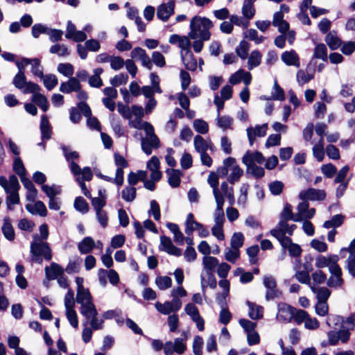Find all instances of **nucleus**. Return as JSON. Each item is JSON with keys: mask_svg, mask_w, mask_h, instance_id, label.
<instances>
[{"mask_svg": "<svg viewBox=\"0 0 355 355\" xmlns=\"http://www.w3.org/2000/svg\"><path fill=\"white\" fill-rule=\"evenodd\" d=\"M0 186L4 189L7 194L6 203L8 210H13V205L19 203V190L20 184L17 178L11 175L7 179L5 176H0Z\"/></svg>", "mask_w": 355, "mask_h": 355, "instance_id": "obj_1", "label": "nucleus"}, {"mask_svg": "<svg viewBox=\"0 0 355 355\" xmlns=\"http://www.w3.org/2000/svg\"><path fill=\"white\" fill-rule=\"evenodd\" d=\"M213 26L212 21L205 17L195 16L190 21V31L189 37L196 40L198 37L202 40H209L211 37L210 29Z\"/></svg>", "mask_w": 355, "mask_h": 355, "instance_id": "obj_2", "label": "nucleus"}, {"mask_svg": "<svg viewBox=\"0 0 355 355\" xmlns=\"http://www.w3.org/2000/svg\"><path fill=\"white\" fill-rule=\"evenodd\" d=\"M31 253L32 255V261L41 263L42 257L49 261L52 258L51 250L49 244L39 238L37 234L33 235V241L30 246Z\"/></svg>", "mask_w": 355, "mask_h": 355, "instance_id": "obj_3", "label": "nucleus"}, {"mask_svg": "<svg viewBox=\"0 0 355 355\" xmlns=\"http://www.w3.org/2000/svg\"><path fill=\"white\" fill-rule=\"evenodd\" d=\"M80 313L85 318V321L83 322L84 326L87 325L92 328L94 331L103 329L104 320L98 316L96 306L85 311H80Z\"/></svg>", "mask_w": 355, "mask_h": 355, "instance_id": "obj_4", "label": "nucleus"}, {"mask_svg": "<svg viewBox=\"0 0 355 355\" xmlns=\"http://www.w3.org/2000/svg\"><path fill=\"white\" fill-rule=\"evenodd\" d=\"M12 83L15 87L24 94H30L38 92L40 89V86L31 81H26L24 72H18L14 77Z\"/></svg>", "mask_w": 355, "mask_h": 355, "instance_id": "obj_5", "label": "nucleus"}, {"mask_svg": "<svg viewBox=\"0 0 355 355\" xmlns=\"http://www.w3.org/2000/svg\"><path fill=\"white\" fill-rule=\"evenodd\" d=\"M148 128L146 137L141 139V149L148 155L152 153L153 148H157L159 146V140L155 134L153 125H146Z\"/></svg>", "mask_w": 355, "mask_h": 355, "instance_id": "obj_6", "label": "nucleus"}, {"mask_svg": "<svg viewBox=\"0 0 355 355\" xmlns=\"http://www.w3.org/2000/svg\"><path fill=\"white\" fill-rule=\"evenodd\" d=\"M287 220L279 219L277 226L270 230V234L277 239L279 242L284 239H288L286 234L293 235L297 226L294 224L288 225Z\"/></svg>", "mask_w": 355, "mask_h": 355, "instance_id": "obj_7", "label": "nucleus"}, {"mask_svg": "<svg viewBox=\"0 0 355 355\" xmlns=\"http://www.w3.org/2000/svg\"><path fill=\"white\" fill-rule=\"evenodd\" d=\"M328 343L331 346H336L339 343L346 344L350 339L351 332L349 329L345 328L339 330H331L327 334Z\"/></svg>", "mask_w": 355, "mask_h": 355, "instance_id": "obj_8", "label": "nucleus"}, {"mask_svg": "<svg viewBox=\"0 0 355 355\" xmlns=\"http://www.w3.org/2000/svg\"><path fill=\"white\" fill-rule=\"evenodd\" d=\"M223 164L230 168L227 180L231 184L238 182L243 174V171L236 164V159L229 157L223 160Z\"/></svg>", "mask_w": 355, "mask_h": 355, "instance_id": "obj_9", "label": "nucleus"}, {"mask_svg": "<svg viewBox=\"0 0 355 355\" xmlns=\"http://www.w3.org/2000/svg\"><path fill=\"white\" fill-rule=\"evenodd\" d=\"M263 283L266 288V300H270L277 297H279L282 295L281 292L277 288V282L271 275H266L263 278Z\"/></svg>", "mask_w": 355, "mask_h": 355, "instance_id": "obj_10", "label": "nucleus"}, {"mask_svg": "<svg viewBox=\"0 0 355 355\" xmlns=\"http://www.w3.org/2000/svg\"><path fill=\"white\" fill-rule=\"evenodd\" d=\"M187 349L184 339L177 338L174 342H166L164 347V352L165 355H172L173 353L178 354H183Z\"/></svg>", "mask_w": 355, "mask_h": 355, "instance_id": "obj_11", "label": "nucleus"}, {"mask_svg": "<svg viewBox=\"0 0 355 355\" xmlns=\"http://www.w3.org/2000/svg\"><path fill=\"white\" fill-rule=\"evenodd\" d=\"M76 302L80 304V311H85L92 307L96 306L93 302V297L88 288L77 291Z\"/></svg>", "mask_w": 355, "mask_h": 355, "instance_id": "obj_12", "label": "nucleus"}, {"mask_svg": "<svg viewBox=\"0 0 355 355\" xmlns=\"http://www.w3.org/2000/svg\"><path fill=\"white\" fill-rule=\"evenodd\" d=\"M331 274L329 279L327 280V285L331 288H341L344 284V279L342 277V269L338 264L329 268Z\"/></svg>", "mask_w": 355, "mask_h": 355, "instance_id": "obj_13", "label": "nucleus"}, {"mask_svg": "<svg viewBox=\"0 0 355 355\" xmlns=\"http://www.w3.org/2000/svg\"><path fill=\"white\" fill-rule=\"evenodd\" d=\"M326 198V193L324 190L309 188L302 190L299 193V198L303 201H321Z\"/></svg>", "mask_w": 355, "mask_h": 355, "instance_id": "obj_14", "label": "nucleus"}, {"mask_svg": "<svg viewBox=\"0 0 355 355\" xmlns=\"http://www.w3.org/2000/svg\"><path fill=\"white\" fill-rule=\"evenodd\" d=\"M297 211L295 222L312 218L315 214V209L314 208L309 209V204L306 201H303L297 205Z\"/></svg>", "mask_w": 355, "mask_h": 355, "instance_id": "obj_15", "label": "nucleus"}, {"mask_svg": "<svg viewBox=\"0 0 355 355\" xmlns=\"http://www.w3.org/2000/svg\"><path fill=\"white\" fill-rule=\"evenodd\" d=\"M130 56L132 59H136L140 61L141 65L147 69L151 70L153 69V64L150 58L142 48H134L130 53Z\"/></svg>", "mask_w": 355, "mask_h": 355, "instance_id": "obj_16", "label": "nucleus"}, {"mask_svg": "<svg viewBox=\"0 0 355 355\" xmlns=\"http://www.w3.org/2000/svg\"><path fill=\"white\" fill-rule=\"evenodd\" d=\"M65 37L73 40L76 42H80L86 40L87 35L83 31H77L74 24L68 21L67 24Z\"/></svg>", "mask_w": 355, "mask_h": 355, "instance_id": "obj_17", "label": "nucleus"}, {"mask_svg": "<svg viewBox=\"0 0 355 355\" xmlns=\"http://www.w3.org/2000/svg\"><path fill=\"white\" fill-rule=\"evenodd\" d=\"M193 146L196 151L199 154L207 152L208 150L214 151L215 148L214 145L210 139H204L199 135L195 136L193 139Z\"/></svg>", "mask_w": 355, "mask_h": 355, "instance_id": "obj_18", "label": "nucleus"}, {"mask_svg": "<svg viewBox=\"0 0 355 355\" xmlns=\"http://www.w3.org/2000/svg\"><path fill=\"white\" fill-rule=\"evenodd\" d=\"M339 257L337 254H330L327 257L318 255L315 257V266L317 268L321 269L325 267L331 268L338 264Z\"/></svg>", "mask_w": 355, "mask_h": 355, "instance_id": "obj_19", "label": "nucleus"}, {"mask_svg": "<svg viewBox=\"0 0 355 355\" xmlns=\"http://www.w3.org/2000/svg\"><path fill=\"white\" fill-rule=\"evenodd\" d=\"M155 306L157 311L163 315H169L173 312L175 313L181 309L180 302L177 300L167 301L164 303L157 302Z\"/></svg>", "mask_w": 355, "mask_h": 355, "instance_id": "obj_20", "label": "nucleus"}, {"mask_svg": "<svg viewBox=\"0 0 355 355\" xmlns=\"http://www.w3.org/2000/svg\"><path fill=\"white\" fill-rule=\"evenodd\" d=\"M175 3L169 1L168 3H163L157 7V17L163 21H166L174 13Z\"/></svg>", "mask_w": 355, "mask_h": 355, "instance_id": "obj_21", "label": "nucleus"}, {"mask_svg": "<svg viewBox=\"0 0 355 355\" xmlns=\"http://www.w3.org/2000/svg\"><path fill=\"white\" fill-rule=\"evenodd\" d=\"M70 170L74 176L81 175L80 181H89L93 177L91 168L88 166L81 168L76 162H71Z\"/></svg>", "mask_w": 355, "mask_h": 355, "instance_id": "obj_22", "label": "nucleus"}, {"mask_svg": "<svg viewBox=\"0 0 355 355\" xmlns=\"http://www.w3.org/2000/svg\"><path fill=\"white\" fill-rule=\"evenodd\" d=\"M268 124L263 123L261 125H256L254 128L249 127L247 128L248 138L250 145L252 146L257 137H262L266 135Z\"/></svg>", "mask_w": 355, "mask_h": 355, "instance_id": "obj_23", "label": "nucleus"}, {"mask_svg": "<svg viewBox=\"0 0 355 355\" xmlns=\"http://www.w3.org/2000/svg\"><path fill=\"white\" fill-rule=\"evenodd\" d=\"M160 249L175 257H180L182 254V250L173 244L169 237L165 236L160 237Z\"/></svg>", "mask_w": 355, "mask_h": 355, "instance_id": "obj_24", "label": "nucleus"}, {"mask_svg": "<svg viewBox=\"0 0 355 355\" xmlns=\"http://www.w3.org/2000/svg\"><path fill=\"white\" fill-rule=\"evenodd\" d=\"M265 161L263 155L259 152L247 151L242 158V162L245 166L262 164Z\"/></svg>", "mask_w": 355, "mask_h": 355, "instance_id": "obj_25", "label": "nucleus"}, {"mask_svg": "<svg viewBox=\"0 0 355 355\" xmlns=\"http://www.w3.org/2000/svg\"><path fill=\"white\" fill-rule=\"evenodd\" d=\"M252 80V75L250 72L245 71L243 69H239L233 73L230 79L229 82L232 85H236L241 81H243L246 86H248Z\"/></svg>", "mask_w": 355, "mask_h": 355, "instance_id": "obj_26", "label": "nucleus"}, {"mask_svg": "<svg viewBox=\"0 0 355 355\" xmlns=\"http://www.w3.org/2000/svg\"><path fill=\"white\" fill-rule=\"evenodd\" d=\"M294 311L293 307L286 304H279L276 318L280 322L290 321L294 315Z\"/></svg>", "mask_w": 355, "mask_h": 355, "instance_id": "obj_27", "label": "nucleus"}, {"mask_svg": "<svg viewBox=\"0 0 355 355\" xmlns=\"http://www.w3.org/2000/svg\"><path fill=\"white\" fill-rule=\"evenodd\" d=\"M81 84L76 78L71 77L69 79L60 84V91L64 94H69L73 92H76L81 89Z\"/></svg>", "mask_w": 355, "mask_h": 355, "instance_id": "obj_28", "label": "nucleus"}, {"mask_svg": "<svg viewBox=\"0 0 355 355\" xmlns=\"http://www.w3.org/2000/svg\"><path fill=\"white\" fill-rule=\"evenodd\" d=\"M190 38L188 36H180L177 34L171 35L168 42L172 44H177L181 49V52L189 51L191 46Z\"/></svg>", "mask_w": 355, "mask_h": 355, "instance_id": "obj_29", "label": "nucleus"}, {"mask_svg": "<svg viewBox=\"0 0 355 355\" xmlns=\"http://www.w3.org/2000/svg\"><path fill=\"white\" fill-rule=\"evenodd\" d=\"M281 59L287 66H294L297 68L300 66V57L294 50L284 51L281 55Z\"/></svg>", "mask_w": 355, "mask_h": 355, "instance_id": "obj_30", "label": "nucleus"}, {"mask_svg": "<svg viewBox=\"0 0 355 355\" xmlns=\"http://www.w3.org/2000/svg\"><path fill=\"white\" fill-rule=\"evenodd\" d=\"M279 243L284 248V251L285 252V250L287 249L291 257H299L301 255V247L298 244L293 243L291 238L284 239L282 241H280Z\"/></svg>", "mask_w": 355, "mask_h": 355, "instance_id": "obj_31", "label": "nucleus"}, {"mask_svg": "<svg viewBox=\"0 0 355 355\" xmlns=\"http://www.w3.org/2000/svg\"><path fill=\"white\" fill-rule=\"evenodd\" d=\"M44 271L48 279H55L64 273V269L54 262H52L49 266L45 267Z\"/></svg>", "mask_w": 355, "mask_h": 355, "instance_id": "obj_32", "label": "nucleus"}, {"mask_svg": "<svg viewBox=\"0 0 355 355\" xmlns=\"http://www.w3.org/2000/svg\"><path fill=\"white\" fill-rule=\"evenodd\" d=\"M180 55L187 69L195 71L197 69V61L190 49L185 52H181Z\"/></svg>", "mask_w": 355, "mask_h": 355, "instance_id": "obj_33", "label": "nucleus"}, {"mask_svg": "<svg viewBox=\"0 0 355 355\" xmlns=\"http://www.w3.org/2000/svg\"><path fill=\"white\" fill-rule=\"evenodd\" d=\"M218 263V260L214 257L205 256L202 258L203 270L205 271L207 275L214 274Z\"/></svg>", "mask_w": 355, "mask_h": 355, "instance_id": "obj_34", "label": "nucleus"}, {"mask_svg": "<svg viewBox=\"0 0 355 355\" xmlns=\"http://www.w3.org/2000/svg\"><path fill=\"white\" fill-rule=\"evenodd\" d=\"M216 203V209L214 214V225H223L225 221L224 211H223V198L215 199Z\"/></svg>", "mask_w": 355, "mask_h": 355, "instance_id": "obj_35", "label": "nucleus"}, {"mask_svg": "<svg viewBox=\"0 0 355 355\" xmlns=\"http://www.w3.org/2000/svg\"><path fill=\"white\" fill-rule=\"evenodd\" d=\"M207 182L213 189L214 196L215 199L223 198V195L218 188V178L214 172L210 173L208 176Z\"/></svg>", "mask_w": 355, "mask_h": 355, "instance_id": "obj_36", "label": "nucleus"}, {"mask_svg": "<svg viewBox=\"0 0 355 355\" xmlns=\"http://www.w3.org/2000/svg\"><path fill=\"white\" fill-rule=\"evenodd\" d=\"M26 208L32 214H38L41 216H46L47 214L46 206L42 201H37L33 205H26Z\"/></svg>", "mask_w": 355, "mask_h": 355, "instance_id": "obj_37", "label": "nucleus"}, {"mask_svg": "<svg viewBox=\"0 0 355 355\" xmlns=\"http://www.w3.org/2000/svg\"><path fill=\"white\" fill-rule=\"evenodd\" d=\"M168 175V182L173 188L179 187L181 182L182 173L179 170L168 169L166 171Z\"/></svg>", "mask_w": 355, "mask_h": 355, "instance_id": "obj_38", "label": "nucleus"}, {"mask_svg": "<svg viewBox=\"0 0 355 355\" xmlns=\"http://www.w3.org/2000/svg\"><path fill=\"white\" fill-rule=\"evenodd\" d=\"M95 247L94 240L90 237H85L78 245V249L81 254H88Z\"/></svg>", "mask_w": 355, "mask_h": 355, "instance_id": "obj_39", "label": "nucleus"}, {"mask_svg": "<svg viewBox=\"0 0 355 355\" xmlns=\"http://www.w3.org/2000/svg\"><path fill=\"white\" fill-rule=\"evenodd\" d=\"M219 190L223 195V200H225V198H226L230 205L232 206L235 202L233 187H229L226 182H223L221 183Z\"/></svg>", "mask_w": 355, "mask_h": 355, "instance_id": "obj_40", "label": "nucleus"}, {"mask_svg": "<svg viewBox=\"0 0 355 355\" xmlns=\"http://www.w3.org/2000/svg\"><path fill=\"white\" fill-rule=\"evenodd\" d=\"M262 59V54L257 50L252 51L248 60V69L252 70L260 65Z\"/></svg>", "mask_w": 355, "mask_h": 355, "instance_id": "obj_41", "label": "nucleus"}, {"mask_svg": "<svg viewBox=\"0 0 355 355\" xmlns=\"http://www.w3.org/2000/svg\"><path fill=\"white\" fill-rule=\"evenodd\" d=\"M247 304L249 307L248 315L252 320H259L263 318V308L261 306L250 302Z\"/></svg>", "mask_w": 355, "mask_h": 355, "instance_id": "obj_42", "label": "nucleus"}, {"mask_svg": "<svg viewBox=\"0 0 355 355\" xmlns=\"http://www.w3.org/2000/svg\"><path fill=\"white\" fill-rule=\"evenodd\" d=\"M26 64H31V72L35 76L40 78L44 76L42 67L40 66V60L38 58H24Z\"/></svg>", "mask_w": 355, "mask_h": 355, "instance_id": "obj_43", "label": "nucleus"}, {"mask_svg": "<svg viewBox=\"0 0 355 355\" xmlns=\"http://www.w3.org/2000/svg\"><path fill=\"white\" fill-rule=\"evenodd\" d=\"M324 146L323 138H320L319 141L313 145V155L318 162H322L324 158L325 150Z\"/></svg>", "mask_w": 355, "mask_h": 355, "instance_id": "obj_44", "label": "nucleus"}, {"mask_svg": "<svg viewBox=\"0 0 355 355\" xmlns=\"http://www.w3.org/2000/svg\"><path fill=\"white\" fill-rule=\"evenodd\" d=\"M103 72L102 68H96L93 71V75L88 78V83L92 87L99 88L103 85L100 76Z\"/></svg>", "mask_w": 355, "mask_h": 355, "instance_id": "obj_45", "label": "nucleus"}, {"mask_svg": "<svg viewBox=\"0 0 355 355\" xmlns=\"http://www.w3.org/2000/svg\"><path fill=\"white\" fill-rule=\"evenodd\" d=\"M2 232L4 236L9 241H13L15 239V231L10 223L9 218H5L3 219V224L1 227Z\"/></svg>", "mask_w": 355, "mask_h": 355, "instance_id": "obj_46", "label": "nucleus"}, {"mask_svg": "<svg viewBox=\"0 0 355 355\" xmlns=\"http://www.w3.org/2000/svg\"><path fill=\"white\" fill-rule=\"evenodd\" d=\"M33 94L32 101L37 104L44 112H46L49 107L47 98L38 92Z\"/></svg>", "mask_w": 355, "mask_h": 355, "instance_id": "obj_47", "label": "nucleus"}, {"mask_svg": "<svg viewBox=\"0 0 355 355\" xmlns=\"http://www.w3.org/2000/svg\"><path fill=\"white\" fill-rule=\"evenodd\" d=\"M314 78L313 73H309L306 70L300 69L297 72L296 78L299 85L302 86L308 83Z\"/></svg>", "mask_w": 355, "mask_h": 355, "instance_id": "obj_48", "label": "nucleus"}, {"mask_svg": "<svg viewBox=\"0 0 355 355\" xmlns=\"http://www.w3.org/2000/svg\"><path fill=\"white\" fill-rule=\"evenodd\" d=\"M40 130L42 133V137L43 139H50L51 130L49 120L46 115H42L41 117Z\"/></svg>", "mask_w": 355, "mask_h": 355, "instance_id": "obj_49", "label": "nucleus"}, {"mask_svg": "<svg viewBox=\"0 0 355 355\" xmlns=\"http://www.w3.org/2000/svg\"><path fill=\"white\" fill-rule=\"evenodd\" d=\"M49 52L51 54H56L60 57H67L70 52L67 46L64 44H55L51 46Z\"/></svg>", "mask_w": 355, "mask_h": 355, "instance_id": "obj_50", "label": "nucleus"}, {"mask_svg": "<svg viewBox=\"0 0 355 355\" xmlns=\"http://www.w3.org/2000/svg\"><path fill=\"white\" fill-rule=\"evenodd\" d=\"M313 58L327 61L328 59L327 48L324 44H317L313 51Z\"/></svg>", "mask_w": 355, "mask_h": 355, "instance_id": "obj_51", "label": "nucleus"}, {"mask_svg": "<svg viewBox=\"0 0 355 355\" xmlns=\"http://www.w3.org/2000/svg\"><path fill=\"white\" fill-rule=\"evenodd\" d=\"M313 293L316 294L318 301L327 302L331 295V291L327 287L315 288L311 286Z\"/></svg>", "mask_w": 355, "mask_h": 355, "instance_id": "obj_52", "label": "nucleus"}, {"mask_svg": "<svg viewBox=\"0 0 355 355\" xmlns=\"http://www.w3.org/2000/svg\"><path fill=\"white\" fill-rule=\"evenodd\" d=\"M249 185L248 184H242L239 189V196L237 199V205L241 207H245L248 201V193Z\"/></svg>", "mask_w": 355, "mask_h": 355, "instance_id": "obj_53", "label": "nucleus"}, {"mask_svg": "<svg viewBox=\"0 0 355 355\" xmlns=\"http://www.w3.org/2000/svg\"><path fill=\"white\" fill-rule=\"evenodd\" d=\"M137 196V189L135 187H125L121 191L122 198L128 202H131L135 200Z\"/></svg>", "mask_w": 355, "mask_h": 355, "instance_id": "obj_54", "label": "nucleus"}, {"mask_svg": "<svg viewBox=\"0 0 355 355\" xmlns=\"http://www.w3.org/2000/svg\"><path fill=\"white\" fill-rule=\"evenodd\" d=\"M325 42L331 50L337 49L341 46L340 40L334 33H329L327 35Z\"/></svg>", "mask_w": 355, "mask_h": 355, "instance_id": "obj_55", "label": "nucleus"}, {"mask_svg": "<svg viewBox=\"0 0 355 355\" xmlns=\"http://www.w3.org/2000/svg\"><path fill=\"white\" fill-rule=\"evenodd\" d=\"M41 79L43 81L44 87L48 90L53 89L58 85V83L57 77L55 76V75L53 74L44 75L41 78Z\"/></svg>", "mask_w": 355, "mask_h": 355, "instance_id": "obj_56", "label": "nucleus"}, {"mask_svg": "<svg viewBox=\"0 0 355 355\" xmlns=\"http://www.w3.org/2000/svg\"><path fill=\"white\" fill-rule=\"evenodd\" d=\"M155 284L160 290H166L172 285V279L168 276H159L155 279Z\"/></svg>", "mask_w": 355, "mask_h": 355, "instance_id": "obj_57", "label": "nucleus"}, {"mask_svg": "<svg viewBox=\"0 0 355 355\" xmlns=\"http://www.w3.org/2000/svg\"><path fill=\"white\" fill-rule=\"evenodd\" d=\"M296 214H293L292 206L286 203L279 215V219L293 220L295 222Z\"/></svg>", "mask_w": 355, "mask_h": 355, "instance_id": "obj_58", "label": "nucleus"}, {"mask_svg": "<svg viewBox=\"0 0 355 355\" xmlns=\"http://www.w3.org/2000/svg\"><path fill=\"white\" fill-rule=\"evenodd\" d=\"M240 257V250L232 248H227L225 250V259L226 261L235 263Z\"/></svg>", "mask_w": 355, "mask_h": 355, "instance_id": "obj_59", "label": "nucleus"}, {"mask_svg": "<svg viewBox=\"0 0 355 355\" xmlns=\"http://www.w3.org/2000/svg\"><path fill=\"white\" fill-rule=\"evenodd\" d=\"M242 13L245 18L249 19L254 17L255 10L252 0H245L243 2Z\"/></svg>", "mask_w": 355, "mask_h": 355, "instance_id": "obj_60", "label": "nucleus"}, {"mask_svg": "<svg viewBox=\"0 0 355 355\" xmlns=\"http://www.w3.org/2000/svg\"><path fill=\"white\" fill-rule=\"evenodd\" d=\"M294 269L296 270L295 277L300 283L306 285L311 284V277L307 271L299 270L297 266H295Z\"/></svg>", "mask_w": 355, "mask_h": 355, "instance_id": "obj_61", "label": "nucleus"}, {"mask_svg": "<svg viewBox=\"0 0 355 355\" xmlns=\"http://www.w3.org/2000/svg\"><path fill=\"white\" fill-rule=\"evenodd\" d=\"M216 121L217 125L223 130L231 128L233 123V119L230 116H220V114H217Z\"/></svg>", "mask_w": 355, "mask_h": 355, "instance_id": "obj_62", "label": "nucleus"}, {"mask_svg": "<svg viewBox=\"0 0 355 355\" xmlns=\"http://www.w3.org/2000/svg\"><path fill=\"white\" fill-rule=\"evenodd\" d=\"M243 243L244 236L241 232H235L233 234L230 241L231 248L239 250V248L243 246Z\"/></svg>", "mask_w": 355, "mask_h": 355, "instance_id": "obj_63", "label": "nucleus"}, {"mask_svg": "<svg viewBox=\"0 0 355 355\" xmlns=\"http://www.w3.org/2000/svg\"><path fill=\"white\" fill-rule=\"evenodd\" d=\"M250 49V44L245 40L240 42L239 46L236 48V53L239 57L245 60L248 58V53Z\"/></svg>", "mask_w": 355, "mask_h": 355, "instance_id": "obj_64", "label": "nucleus"}]
</instances>
